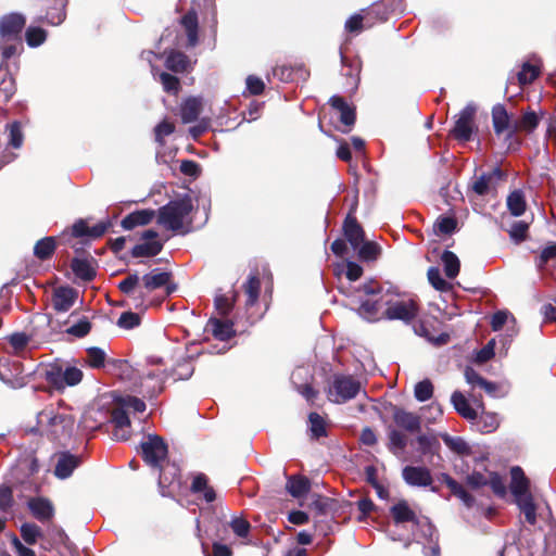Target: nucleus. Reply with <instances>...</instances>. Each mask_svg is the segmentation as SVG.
I'll return each instance as SVG.
<instances>
[{
    "label": "nucleus",
    "mask_w": 556,
    "mask_h": 556,
    "mask_svg": "<svg viewBox=\"0 0 556 556\" xmlns=\"http://www.w3.org/2000/svg\"><path fill=\"white\" fill-rule=\"evenodd\" d=\"M188 38V47H194L198 43L199 21L194 10L188 11L180 20Z\"/></svg>",
    "instance_id": "f704fd0d"
},
{
    "label": "nucleus",
    "mask_w": 556,
    "mask_h": 556,
    "mask_svg": "<svg viewBox=\"0 0 556 556\" xmlns=\"http://www.w3.org/2000/svg\"><path fill=\"white\" fill-rule=\"evenodd\" d=\"M37 425L41 428V433L45 432L52 440H60L64 437H71L74 419L70 415L59 414L49 408L38 414Z\"/></svg>",
    "instance_id": "7ed1b4c3"
},
{
    "label": "nucleus",
    "mask_w": 556,
    "mask_h": 556,
    "mask_svg": "<svg viewBox=\"0 0 556 556\" xmlns=\"http://www.w3.org/2000/svg\"><path fill=\"white\" fill-rule=\"evenodd\" d=\"M94 258H78L74 257L71 262V268L74 275L83 281H92L97 275L96 268L92 263Z\"/></svg>",
    "instance_id": "c85d7f7f"
},
{
    "label": "nucleus",
    "mask_w": 556,
    "mask_h": 556,
    "mask_svg": "<svg viewBox=\"0 0 556 556\" xmlns=\"http://www.w3.org/2000/svg\"><path fill=\"white\" fill-rule=\"evenodd\" d=\"M540 75V67L526 62L522 64L521 70L517 74V79L520 86L532 84Z\"/></svg>",
    "instance_id": "5fc2aeb1"
},
{
    "label": "nucleus",
    "mask_w": 556,
    "mask_h": 556,
    "mask_svg": "<svg viewBox=\"0 0 556 556\" xmlns=\"http://www.w3.org/2000/svg\"><path fill=\"white\" fill-rule=\"evenodd\" d=\"M476 108L473 105L465 106L458 118L455 121L451 135L454 139L463 142L471 140L475 126Z\"/></svg>",
    "instance_id": "6e6552de"
},
{
    "label": "nucleus",
    "mask_w": 556,
    "mask_h": 556,
    "mask_svg": "<svg viewBox=\"0 0 556 556\" xmlns=\"http://www.w3.org/2000/svg\"><path fill=\"white\" fill-rule=\"evenodd\" d=\"M439 479L445 483L451 493L458 497L466 507L471 508L475 505V497L448 473H441Z\"/></svg>",
    "instance_id": "393cba45"
},
{
    "label": "nucleus",
    "mask_w": 556,
    "mask_h": 556,
    "mask_svg": "<svg viewBox=\"0 0 556 556\" xmlns=\"http://www.w3.org/2000/svg\"><path fill=\"white\" fill-rule=\"evenodd\" d=\"M86 359L85 363L93 368V369H100L103 368L106 361V354L105 352L98 346H91L86 350Z\"/></svg>",
    "instance_id": "603ef678"
},
{
    "label": "nucleus",
    "mask_w": 556,
    "mask_h": 556,
    "mask_svg": "<svg viewBox=\"0 0 556 556\" xmlns=\"http://www.w3.org/2000/svg\"><path fill=\"white\" fill-rule=\"evenodd\" d=\"M308 422H309V434L314 440H318L320 438L327 437V426L325 419L316 412H312L308 414Z\"/></svg>",
    "instance_id": "49530a36"
},
{
    "label": "nucleus",
    "mask_w": 556,
    "mask_h": 556,
    "mask_svg": "<svg viewBox=\"0 0 556 556\" xmlns=\"http://www.w3.org/2000/svg\"><path fill=\"white\" fill-rule=\"evenodd\" d=\"M361 382L350 375H334L327 391L328 400L336 404L346 403L357 396Z\"/></svg>",
    "instance_id": "20e7f679"
},
{
    "label": "nucleus",
    "mask_w": 556,
    "mask_h": 556,
    "mask_svg": "<svg viewBox=\"0 0 556 556\" xmlns=\"http://www.w3.org/2000/svg\"><path fill=\"white\" fill-rule=\"evenodd\" d=\"M26 18L20 13L4 15L0 20V38L2 39H22V31L25 27Z\"/></svg>",
    "instance_id": "f8f14e48"
},
{
    "label": "nucleus",
    "mask_w": 556,
    "mask_h": 556,
    "mask_svg": "<svg viewBox=\"0 0 556 556\" xmlns=\"http://www.w3.org/2000/svg\"><path fill=\"white\" fill-rule=\"evenodd\" d=\"M414 331L419 337L426 338L428 341L435 343L437 345L446 344L450 340V336L447 333H441L438 337H434L429 330V323L427 320H420L414 325Z\"/></svg>",
    "instance_id": "c03bdc74"
},
{
    "label": "nucleus",
    "mask_w": 556,
    "mask_h": 556,
    "mask_svg": "<svg viewBox=\"0 0 556 556\" xmlns=\"http://www.w3.org/2000/svg\"><path fill=\"white\" fill-rule=\"evenodd\" d=\"M140 323L141 318L139 314L128 311L121 314L117 320V326L119 328L129 330L138 327Z\"/></svg>",
    "instance_id": "774afa93"
},
{
    "label": "nucleus",
    "mask_w": 556,
    "mask_h": 556,
    "mask_svg": "<svg viewBox=\"0 0 556 556\" xmlns=\"http://www.w3.org/2000/svg\"><path fill=\"white\" fill-rule=\"evenodd\" d=\"M451 402L457 412L463 418L467 420H476L478 417V413L476 409L471 407L468 400L460 391H454L451 396Z\"/></svg>",
    "instance_id": "473e14b6"
},
{
    "label": "nucleus",
    "mask_w": 556,
    "mask_h": 556,
    "mask_svg": "<svg viewBox=\"0 0 556 556\" xmlns=\"http://www.w3.org/2000/svg\"><path fill=\"white\" fill-rule=\"evenodd\" d=\"M190 491L193 494L202 493L203 498L207 503H212L216 500L215 490L211 485H208V478L206 477V475L202 472L194 476L191 482Z\"/></svg>",
    "instance_id": "2f4dec72"
},
{
    "label": "nucleus",
    "mask_w": 556,
    "mask_h": 556,
    "mask_svg": "<svg viewBox=\"0 0 556 556\" xmlns=\"http://www.w3.org/2000/svg\"><path fill=\"white\" fill-rule=\"evenodd\" d=\"M391 516L393 521L396 525L413 522L418 523V518L416 513L409 507L408 503L405 500L399 501L390 508Z\"/></svg>",
    "instance_id": "7c9ffc66"
},
{
    "label": "nucleus",
    "mask_w": 556,
    "mask_h": 556,
    "mask_svg": "<svg viewBox=\"0 0 556 556\" xmlns=\"http://www.w3.org/2000/svg\"><path fill=\"white\" fill-rule=\"evenodd\" d=\"M417 451L424 456L438 455L441 444L434 434H420L417 437Z\"/></svg>",
    "instance_id": "c9c22d12"
},
{
    "label": "nucleus",
    "mask_w": 556,
    "mask_h": 556,
    "mask_svg": "<svg viewBox=\"0 0 556 556\" xmlns=\"http://www.w3.org/2000/svg\"><path fill=\"white\" fill-rule=\"evenodd\" d=\"M511 482L510 492L515 500L532 495L530 492V480L526 477L523 470L519 466L510 469Z\"/></svg>",
    "instance_id": "6ab92c4d"
},
{
    "label": "nucleus",
    "mask_w": 556,
    "mask_h": 556,
    "mask_svg": "<svg viewBox=\"0 0 556 556\" xmlns=\"http://www.w3.org/2000/svg\"><path fill=\"white\" fill-rule=\"evenodd\" d=\"M22 539L29 545L37 543V540L42 535L41 529L34 522H25L20 528Z\"/></svg>",
    "instance_id": "bf43d9fd"
},
{
    "label": "nucleus",
    "mask_w": 556,
    "mask_h": 556,
    "mask_svg": "<svg viewBox=\"0 0 556 556\" xmlns=\"http://www.w3.org/2000/svg\"><path fill=\"white\" fill-rule=\"evenodd\" d=\"M110 422L114 425L113 437L117 441H127L130 438V419L123 407L117 406L111 410Z\"/></svg>",
    "instance_id": "2eb2a0df"
},
{
    "label": "nucleus",
    "mask_w": 556,
    "mask_h": 556,
    "mask_svg": "<svg viewBox=\"0 0 556 556\" xmlns=\"http://www.w3.org/2000/svg\"><path fill=\"white\" fill-rule=\"evenodd\" d=\"M56 249L54 237H45L38 240L34 245V255L40 261H47L52 257Z\"/></svg>",
    "instance_id": "ea45409f"
},
{
    "label": "nucleus",
    "mask_w": 556,
    "mask_h": 556,
    "mask_svg": "<svg viewBox=\"0 0 556 556\" xmlns=\"http://www.w3.org/2000/svg\"><path fill=\"white\" fill-rule=\"evenodd\" d=\"M476 425L482 433H491L495 431L500 425L495 413L482 412L476 419Z\"/></svg>",
    "instance_id": "3c124183"
},
{
    "label": "nucleus",
    "mask_w": 556,
    "mask_h": 556,
    "mask_svg": "<svg viewBox=\"0 0 556 556\" xmlns=\"http://www.w3.org/2000/svg\"><path fill=\"white\" fill-rule=\"evenodd\" d=\"M208 533L213 541H226L229 538V525L228 522L215 519L210 523Z\"/></svg>",
    "instance_id": "13d9d810"
},
{
    "label": "nucleus",
    "mask_w": 556,
    "mask_h": 556,
    "mask_svg": "<svg viewBox=\"0 0 556 556\" xmlns=\"http://www.w3.org/2000/svg\"><path fill=\"white\" fill-rule=\"evenodd\" d=\"M163 90L169 94L177 96L181 90L180 79L167 72H162L159 76Z\"/></svg>",
    "instance_id": "4d7b16f0"
},
{
    "label": "nucleus",
    "mask_w": 556,
    "mask_h": 556,
    "mask_svg": "<svg viewBox=\"0 0 556 556\" xmlns=\"http://www.w3.org/2000/svg\"><path fill=\"white\" fill-rule=\"evenodd\" d=\"M337 501L320 494L312 495L309 507L316 511L318 516H326L330 511L336 510Z\"/></svg>",
    "instance_id": "37998d69"
},
{
    "label": "nucleus",
    "mask_w": 556,
    "mask_h": 556,
    "mask_svg": "<svg viewBox=\"0 0 556 556\" xmlns=\"http://www.w3.org/2000/svg\"><path fill=\"white\" fill-rule=\"evenodd\" d=\"M155 216V211L151 208L137 210L129 213L122 219V227L125 230H132L138 226L149 225Z\"/></svg>",
    "instance_id": "412c9836"
},
{
    "label": "nucleus",
    "mask_w": 556,
    "mask_h": 556,
    "mask_svg": "<svg viewBox=\"0 0 556 556\" xmlns=\"http://www.w3.org/2000/svg\"><path fill=\"white\" fill-rule=\"evenodd\" d=\"M189 66V58L181 51H170L165 59V67L174 73H185Z\"/></svg>",
    "instance_id": "a19ab883"
},
{
    "label": "nucleus",
    "mask_w": 556,
    "mask_h": 556,
    "mask_svg": "<svg viewBox=\"0 0 556 556\" xmlns=\"http://www.w3.org/2000/svg\"><path fill=\"white\" fill-rule=\"evenodd\" d=\"M77 291L72 287H59L52 293V306L56 312H67L75 303Z\"/></svg>",
    "instance_id": "a211bd4d"
},
{
    "label": "nucleus",
    "mask_w": 556,
    "mask_h": 556,
    "mask_svg": "<svg viewBox=\"0 0 556 556\" xmlns=\"http://www.w3.org/2000/svg\"><path fill=\"white\" fill-rule=\"evenodd\" d=\"M109 366L122 379L131 380L134 378V368L127 359L109 361Z\"/></svg>",
    "instance_id": "052dcab7"
},
{
    "label": "nucleus",
    "mask_w": 556,
    "mask_h": 556,
    "mask_svg": "<svg viewBox=\"0 0 556 556\" xmlns=\"http://www.w3.org/2000/svg\"><path fill=\"white\" fill-rule=\"evenodd\" d=\"M163 250V242L162 241H146L143 243L136 244L131 251L130 254L132 257H153L161 253Z\"/></svg>",
    "instance_id": "e433bc0d"
},
{
    "label": "nucleus",
    "mask_w": 556,
    "mask_h": 556,
    "mask_svg": "<svg viewBox=\"0 0 556 556\" xmlns=\"http://www.w3.org/2000/svg\"><path fill=\"white\" fill-rule=\"evenodd\" d=\"M506 203L507 208L513 216L519 217L526 212L527 202L523 192L519 189H516L508 194Z\"/></svg>",
    "instance_id": "79ce46f5"
},
{
    "label": "nucleus",
    "mask_w": 556,
    "mask_h": 556,
    "mask_svg": "<svg viewBox=\"0 0 556 556\" xmlns=\"http://www.w3.org/2000/svg\"><path fill=\"white\" fill-rule=\"evenodd\" d=\"M540 123V118L534 111H527L522 116L513 123V130L508 134L507 138H511L518 131L532 132Z\"/></svg>",
    "instance_id": "72a5a7b5"
},
{
    "label": "nucleus",
    "mask_w": 556,
    "mask_h": 556,
    "mask_svg": "<svg viewBox=\"0 0 556 556\" xmlns=\"http://www.w3.org/2000/svg\"><path fill=\"white\" fill-rule=\"evenodd\" d=\"M492 123L496 135H502L507 130L510 132L513 130L510 116L503 104H496L492 108Z\"/></svg>",
    "instance_id": "c756f323"
},
{
    "label": "nucleus",
    "mask_w": 556,
    "mask_h": 556,
    "mask_svg": "<svg viewBox=\"0 0 556 556\" xmlns=\"http://www.w3.org/2000/svg\"><path fill=\"white\" fill-rule=\"evenodd\" d=\"M47 31L41 27H28L25 33V40L29 47H38L45 42Z\"/></svg>",
    "instance_id": "69168bd1"
},
{
    "label": "nucleus",
    "mask_w": 556,
    "mask_h": 556,
    "mask_svg": "<svg viewBox=\"0 0 556 556\" xmlns=\"http://www.w3.org/2000/svg\"><path fill=\"white\" fill-rule=\"evenodd\" d=\"M80 458L70 452H62L58 455L54 467V476L59 479H67L73 471L79 466Z\"/></svg>",
    "instance_id": "aec40b11"
},
{
    "label": "nucleus",
    "mask_w": 556,
    "mask_h": 556,
    "mask_svg": "<svg viewBox=\"0 0 556 556\" xmlns=\"http://www.w3.org/2000/svg\"><path fill=\"white\" fill-rule=\"evenodd\" d=\"M172 279L173 274L170 271H162L160 268H154L142 276L143 287L148 292L165 288L167 295L172 294L177 289L176 283H174Z\"/></svg>",
    "instance_id": "9d476101"
},
{
    "label": "nucleus",
    "mask_w": 556,
    "mask_h": 556,
    "mask_svg": "<svg viewBox=\"0 0 556 556\" xmlns=\"http://www.w3.org/2000/svg\"><path fill=\"white\" fill-rule=\"evenodd\" d=\"M27 507L31 516L41 523L51 521L55 514V508L51 500L43 496L29 497Z\"/></svg>",
    "instance_id": "ddd939ff"
},
{
    "label": "nucleus",
    "mask_w": 556,
    "mask_h": 556,
    "mask_svg": "<svg viewBox=\"0 0 556 556\" xmlns=\"http://www.w3.org/2000/svg\"><path fill=\"white\" fill-rule=\"evenodd\" d=\"M392 416L396 426L408 432H418L421 429V418L415 413L406 412L399 406H393Z\"/></svg>",
    "instance_id": "f3484780"
},
{
    "label": "nucleus",
    "mask_w": 556,
    "mask_h": 556,
    "mask_svg": "<svg viewBox=\"0 0 556 556\" xmlns=\"http://www.w3.org/2000/svg\"><path fill=\"white\" fill-rule=\"evenodd\" d=\"M206 328L212 332L213 337L219 341H228L236 336L233 321L229 319L211 318L207 321Z\"/></svg>",
    "instance_id": "5701e85b"
},
{
    "label": "nucleus",
    "mask_w": 556,
    "mask_h": 556,
    "mask_svg": "<svg viewBox=\"0 0 556 556\" xmlns=\"http://www.w3.org/2000/svg\"><path fill=\"white\" fill-rule=\"evenodd\" d=\"M387 308L382 318L388 320H401L410 324L419 314V305L415 300L408 301H387Z\"/></svg>",
    "instance_id": "39448f33"
},
{
    "label": "nucleus",
    "mask_w": 556,
    "mask_h": 556,
    "mask_svg": "<svg viewBox=\"0 0 556 556\" xmlns=\"http://www.w3.org/2000/svg\"><path fill=\"white\" fill-rule=\"evenodd\" d=\"M441 438L445 445L457 455L468 456L471 454V447L463 438L452 437L447 433L441 434Z\"/></svg>",
    "instance_id": "a18cd8bd"
},
{
    "label": "nucleus",
    "mask_w": 556,
    "mask_h": 556,
    "mask_svg": "<svg viewBox=\"0 0 556 556\" xmlns=\"http://www.w3.org/2000/svg\"><path fill=\"white\" fill-rule=\"evenodd\" d=\"M433 384L430 379L419 381L414 389V395L417 401L426 402L433 395Z\"/></svg>",
    "instance_id": "0e129e2a"
},
{
    "label": "nucleus",
    "mask_w": 556,
    "mask_h": 556,
    "mask_svg": "<svg viewBox=\"0 0 556 556\" xmlns=\"http://www.w3.org/2000/svg\"><path fill=\"white\" fill-rule=\"evenodd\" d=\"M355 212L356 205H353L342 223V233L354 250H356L365 239L364 228L358 223Z\"/></svg>",
    "instance_id": "1a4fd4ad"
},
{
    "label": "nucleus",
    "mask_w": 556,
    "mask_h": 556,
    "mask_svg": "<svg viewBox=\"0 0 556 556\" xmlns=\"http://www.w3.org/2000/svg\"><path fill=\"white\" fill-rule=\"evenodd\" d=\"M357 249L359 260L365 262L376 261L381 253L379 244L374 241L364 240Z\"/></svg>",
    "instance_id": "6e6d98bb"
},
{
    "label": "nucleus",
    "mask_w": 556,
    "mask_h": 556,
    "mask_svg": "<svg viewBox=\"0 0 556 556\" xmlns=\"http://www.w3.org/2000/svg\"><path fill=\"white\" fill-rule=\"evenodd\" d=\"M15 92L14 77L8 71H0V104H7Z\"/></svg>",
    "instance_id": "4c0bfd02"
},
{
    "label": "nucleus",
    "mask_w": 556,
    "mask_h": 556,
    "mask_svg": "<svg viewBox=\"0 0 556 556\" xmlns=\"http://www.w3.org/2000/svg\"><path fill=\"white\" fill-rule=\"evenodd\" d=\"M175 131V125L167 119L159 123L154 128V139L160 146H164V138L172 135Z\"/></svg>",
    "instance_id": "338daca9"
},
{
    "label": "nucleus",
    "mask_w": 556,
    "mask_h": 556,
    "mask_svg": "<svg viewBox=\"0 0 556 556\" xmlns=\"http://www.w3.org/2000/svg\"><path fill=\"white\" fill-rule=\"evenodd\" d=\"M311 480L303 475L287 477L286 490L294 498H301L311 491Z\"/></svg>",
    "instance_id": "cd10ccee"
},
{
    "label": "nucleus",
    "mask_w": 556,
    "mask_h": 556,
    "mask_svg": "<svg viewBox=\"0 0 556 556\" xmlns=\"http://www.w3.org/2000/svg\"><path fill=\"white\" fill-rule=\"evenodd\" d=\"M203 109L202 99L188 97L180 104V117L184 124L195 122Z\"/></svg>",
    "instance_id": "bb28decb"
},
{
    "label": "nucleus",
    "mask_w": 556,
    "mask_h": 556,
    "mask_svg": "<svg viewBox=\"0 0 556 556\" xmlns=\"http://www.w3.org/2000/svg\"><path fill=\"white\" fill-rule=\"evenodd\" d=\"M22 48V39L11 40L0 38V53L2 61L7 62Z\"/></svg>",
    "instance_id": "680f3d73"
},
{
    "label": "nucleus",
    "mask_w": 556,
    "mask_h": 556,
    "mask_svg": "<svg viewBox=\"0 0 556 556\" xmlns=\"http://www.w3.org/2000/svg\"><path fill=\"white\" fill-rule=\"evenodd\" d=\"M379 308L380 307L378 301L366 300L361 303L359 307L357 308V313L361 317L369 321H375L378 319L377 315L379 313Z\"/></svg>",
    "instance_id": "e2e57ef3"
},
{
    "label": "nucleus",
    "mask_w": 556,
    "mask_h": 556,
    "mask_svg": "<svg viewBox=\"0 0 556 556\" xmlns=\"http://www.w3.org/2000/svg\"><path fill=\"white\" fill-rule=\"evenodd\" d=\"M140 455L143 462L160 471L159 486L162 495H167L165 489L179 480V468L175 464H169L168 445L165 440L157 434H148L146 440L139 445Z\"/></svg>",
    "instance_id": "f257e3e1"
},
{
    "label": "nucleus",
    "mask_w": 556,
    "mask_h": 556,
    "mask_svg": "<svg viewBox=\"0 0 556 556\" xmlns=\"http://www.w3.org/2000/svg\"><path fill=\"white\" fill-rule=\"evenodd\" d=\"M506 179V172L496 166L490 173H483L477 177L470 185V190H472L477 195L483 197L486 195L492 189H496L497 181H505Z\"/></svg>",
    "instance_id": "9b49d317"
},
{
    "label": "nucleus",
    "mask_w": 556,
    "mask_h": 556,
    "mask_svg": "<svg viewBox=\"0 0 556 556\" xmlns=\"http://www.w3.org/2000/svg\"><path fill=\"white\" fill-rule=\"evenodd\" d=\"M5 340L12 349V353L15 355H21L26 350L30 341V336L25 332H13L7 336Z\"/></svg>",
    "instance_id": "8fccbe9b"
},
{
    "label": "nucleus",
    "mask_w": 556,
    "mask_h": 556,
    "mask_svg": "<svg viewBox=\"0 0 556 556\" xmlns=\"http://www.w3.org/2000/svg\"><path fill=\"white\" fill-rule=\"evenodd\" d=\"M28 374L24 372V366L21 362L9 361L0 362V379L13 389H20L27 384Z\"/></svg>",
    "instance_id": "0eeeda50"
},
{
    "label": "nucleus",
    "mask_w": 556,
    "mask_h": 556,
    "mask_svg": "<svg viewBox=\"0 0 556 556\" xmlns=\"http://www.w3.org/2000/svg\"><path fill=\"white\" fill-rule=\"evenodd\" d=\"M439 479L445 483L451 493L458 497L466 507L471 508L475 505V497L448 473H441Z\"/></svg>",
    "instance_id": "a878e982"
},
{
    "label": "nucleus",
    "mask_w": 556,
    "mask_h": 556,
    "mask_svg": "<svg viewBox=\"0 0 556 556\" xmlns=\"http://www.w3.org/2000/svg\"><path fill=\"white\" fill-rule=\"evenodd\" d=\"M516 505L518 506L521 514H523L526 521L534 526L538 521L536 516V504L534 502L533 495H528L527 497H521L515 500Z\"/></svg>",
    "instance_id": "58836bf2"
},
{
    "label": "nucleus",
    "mask_w": 556,
    "mask_h": 556,
    "mask_svg": "<svg viewBox=\"0 0 556 556\" xmlns=\"http://www.w3.org/2000/svg\"><path fill=\"white\" fill-rule=\"evenodd\" d=\"M427 277L429 283L438 291L447 292L451 291L453 288V286L441 276L439 267H429L427 271Z\"/></svg>",
    "instance_id": "864d4df0"
},
{
    "label": "nucleus",
    "mask_w": 556,
    "mask_h": 556,
    "mask_svg": "<svg viewBox=\"0 0 556 556\" xmlns=\"http://www.w3.org/2000/svg\"><path fill=\"white\" fill-rule=\"evenodd\" d=\"M192 200L189 195L169 201L157 210V224L166 229L178 231L184 226V219L192 212Z\"/></svg>",
    "instance_id": "f03ea898"
},
{
    "label": "nucleus",
    "mask_w": 556,
    "mask_h": 556,
    "mask_svg": "<svg viewBox=\"0 0 556 556\" xmlns=\"http://www.w3.org/2000/svg\"><path fill=\"white\" fill-rule=\"evenodd\" d=\"M329 104L332 109L340 113V122L348 127H351L356 122L355 108L348 104L345 99L341 96H332L329 99Z\"/></svg>",
    "instance_id": "b1692460"
},
{
    "label": "nucleus",
    "mask_w": 556,
    "mask_h": 556,
    "mask_svg": "<svg viewBox=\"0 0 556 556\" xmlns=\"http://www.w3.org/2000/svg\"><path fill=\"white\" fill-rule=\"evenodd\" d=\"M84 374L77 367H67L64 371L60 367H52L46 371V380L56 390L74 387L83 380Z\"/></svg>",
    "instance_id": "423d86ee"
},
{
    "label": "nucleus",
    "mask_w": 556,
    "mask_h": 556,
    "mask_svg": "<svg viewBox=\"0 0 556 556\" xmlns=\"http://www.w3.org/2000/svg\"><path fill=\"white\" fill-rule=\"evenodd\" d=\"M242 289L247 295L245 309L249 312L257 304L260 298L261 279L257 270L249 275L247 281L242 286Z\"/></svg>",
    "instance_id": "4be33fe9"
},
{
    "label": "nucleus",
    "mask_w": 556,
    "mask_h": 556,
    "mask_svg": "<svg viewBox=\"0 0 556 556\" xmlns=\"http://www.w3.org/2000/svg\"><path fill=\"white\" fill-rule=\"evenodd\" d=\"M441 261L444 265V273L446 277L454 279L460 270V262L457 255L452 251L445 250L441 255Z\"/></svg>",
    "instance_id": "de8ad7c7"
},
{
    "label": "nucleus",
    "mask_w": 556,
    "mask_h": 556,
    "mask_svg": "<svg viewBox=\"0 0 556 556\" xmlns=\"http://www.w3.org/2000/svg\"><path fill=\"white\" fill-rule=\"evenodd\" d=\"M111 226V220H105L89 227L86 219L79 218L73 224L71 235L74 238L89 237L91 239H99L109 230Z\"/></svg>",
    "instance_id": "4468645a"
},
{
    "label": "nucleus",
    "mask_w": 556,
    "mask_h": 556,
    "mask_svg": "<svg viewBox=\"0 0 556 556\" xmlns=\"http://www.w3.org/2000/svg\"><path fill=\"white\" fill-rule=\"evenodd\" d=\"M403 480L412 486H430L432 484V476L427 467L406 466L402 470Z\"/></svg>",
    "instance_id": "dca6fc26"
},
{
    "label": "nucleus",
    "mask_w": 556,
    "mask_h": 556,
    "mask_svg": "<svg viewBox=\"0 0 556 556\" xmlns=\"http://www.w3.org/2000/svg\"><path fill=\"white\" fill-rule=\"evenodd\" d=\"M238 295H239L238 291L232 290L231 298H229L225 294H219V295L215 296V300H214L215 308L218 311V313L222 316L226 317L231 313V311L233 309V306L237 302Z\"/></svg>",
    "instance_id": "09e8293b"
}]
</instances>
